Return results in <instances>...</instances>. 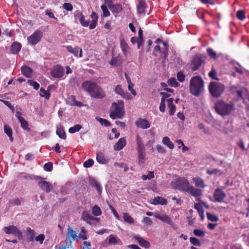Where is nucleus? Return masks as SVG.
I'll return each instance as SVG.
<instances>
[{
    "label": "nucleus",
    "instance_id": "f257e3e1",
    "mask_svg": "<svg viewBox=\"0 0 249 249\" xmlns=\"http://www.w3.org/2000/svg\"><path fill=\"white\" fill-rule=\"evenodd\" d=\"M82 88L93 98L102 99L106 96V92L100 86L94 82L86 81L82 84Z\"/></svg>",
    "mask_w": 249,
    "mask_h": 249
},
{
    "label": "nucleus",
    "instance_id": "f03ea898",
    "mask_svg": "<svg viewBox=\"0 0 249 249\" xmlns=\"http://www.w3.org/2000/svg\"><path fill=\"white\" fill-rule=\"evenodd\" d=\"M190 93L195 96L200 95L204 89V81L199 76H195L191 78L189 83Z\"/></svg>",
    "mask_w": 249,
    "mask_h": 249
},
{
    "label": "nucleus",
    "instance_id": "7ed1b4c3",
    "mask_svg": "<svg viewBox=\"0 0 249 249\" xmlns=\"http://www.w3.org/2000/svg\"><path fill=\"white\" fill-rule=\"evenodd\" d=\"M214 108L218 114L225 116L234 110L235 106L233 103H227L223 100H219L215 103Z\"/></svg>",
    "mask_w": 249,
    "mask_h": 249
},
{
    "label": "nucleus",
    "instance_id": "20e7f679",
    "mask_svg": "<svg viewBox=\"0 0 249 249\" xmlns=\"http://www.w3.org/2000/svg\"><path fill=\"white\" fill-rule=\"evenodd\" d=\"M124 114V102L122 100H118L117 103H112L111 110L109 113V117L111 119H122Z\"/></svg>",
    "mask_w": 249,
    "mask_h": 249
},
{
    "label": "nucleus",
    "instance_id": "39448f33",
    "mask_svg": "<svg viewBox=\"0 0 249 249\" xmlns=\"http://www.w3.org/2000/svg\"><path fill=\"white\" fill-rule=\"evenodd\" d=\"M225 90L223 84L216 82H211L209 86V90L211 94L215 98L219 97Z\"/></svg>",
    "mask_w": 249,
    "mask_h": 249
},
{
    "label": "nucleus",
    "instance_id": "423d86ee",
    "mask_svg": "<svg viewBox=\"0 0 249 249\" xmlns=\"http://www.w3.org/2000/svg\"><path fill=\"white\" fill-rule=\"evenodd\" d=\"M171 185L174 189H177L180 191L187 192L189 188V182L187 179L184 178H178L173 180Z\"/></svg>",
    "mask_w": 249,
    "mask_h": 249
},
{
    "label": "nucleus",
    "instance_id": "0eeeda50",
    "mask_svg": "<svg viewBox=\"0 0 249 249\" xmlns=\"http://www.w3.org/2000/svg\"><path fill=\"white\" fill-rule=\"evenodd\" d=\"M4 232L7 234H13L17 237L18 239L21 240L22 238V233L17 226L10 225L5 227L3 229Z\"/></svg>",
    "mask_w": 249,
    "mask_h": 249
},
{
    "label": "nucleus",
    "instance_id": "6e6552de",
    "mask_svg": "<svg viewBox=\"0 0 249 249\" xmlns=\"http://www.w3.org/2000/svg\"><path fill=\"white\" fill-rule=\"evenodd\" d=\"M81 219L85 221L87 223L91 225H95L100 220L99 218L93 216L89 211H84L81 215Z\"/></svg>",
    "mask_w": 249,
    "mask_h": 249
},
{
    "label": "nucleus",
    "instance_id": "1a4fd4ad",
    "mask_svg": "<svg viewBox=\"0 0 249 249\" xmlns=\"http://www.w3.org/2000/svg\"><path fill=\"white\" fill-rule=\"evenodd\" d=\"M43 32L40 29H37L28 37L27 40L30 44L36 45L41 40Z\"/></svg>",
    "mask_w": 249,
    "mask_h": 249
},
{
    "label": "nucleus",
    "instance_id": "9d476101",
    "mask_svg": "<svg viewBox=\"0 0 249 249\" xmlns=\"http://www.w3.org/2000/svg\"><path fill=\"white\" fill-rule=\"evenodd\" d=\"M226 196V194L222 190L217 188L214 190L213 194V201L221 203L224 201Z\"/></svg>",
    "mask_w": 249,
    "mask_h": 249
},
{
    "label": "nucleus",
    "instance_id": "9b49d317",
    "mask_svg": "<svg viewBox=\"0 0 249 249\" xmlns=\"http://www.w3.org/2000/svg\"><path fill=\"white\" fill-rule=\"evenodd\" d=\"M203 62L204 61L200 57L196 56L191 61L190 68L193 71H196L201 67Z\"/></svg>",
    "mask_w": 249,
    "mask_h": 249
},
{
    "label": "nucleus",
    "instance_id": "f8f14e48",
    "mask_svg": "<svg viewBox=\"0 0 249 249\" xmlns=\"http://www.w3.org/2000/svg\"><path fill=\"white\" fill-rule=\"evenodd\" d=\"M64 69L60 65H57L53 68L52 71V76L55 78H60L64 75Z\"/></svg>",
    "mask_w": 249,
    "mask_h": 249
},
{
    "label": "nucleus",
    "instance_id": "ddd939ff",
    "mask_svg": "<svg viewBox=\"0 0 249 249\" xmlns=\"http://www.w3.org/2000/svg\"><path fill=\"white\" fill-rule=\"evenodd\" d=\"M138 13L145 15L147 13L148 6L145 0H140L137 6Z\"/></svg>",
    "mask_w": 249,
    "mask_h": 249
},
{
    "label": "nucleus",
    "instance_id": "4468645a",
    "mask_svg": "<svg viewBox=\"0 0 249 249\" xmlns=\"http://www.w3.org/2000/svg\"><path fill=\"white\" fill-rule=\"evenodd\" d=\"M38 185L41 190L47 193H50L53 189L52 184L47 181H39Z\"/></svg>",
    "mask_w": 249,
    "mask_h": 249
},
{
    "label": "nucleus",
    "instance_id": "2eb2a0df",
    "mask_svg": "<svg viewBox=\"0 0 249 249\" xmlns=\"http://www.w3.org/2000/svg\"><path fill=\"white\" fill-rule=\"evenodd\" d=\"M108 8L110 10L112 13L114 14H118L123 11V6L121 4L116 3L109 4L107 5Z\"/></svg>",
    "mask_w": 249,
    "mask_h": 249
},
{
    "label": "nucleus",
    "instance_id": "dca6fc26",
    "mask_svg": "<svg viewBox=\"0 0 249 249\" xmlns=\"http://www.w3.org/2000/svg\"><path fill=\"white\" fill-rule=\"evenodd\" d=\"M66 49L67 51L72 53L75 56L82 57V50L78 47L73 48L71 46L69 45L66 47Z\"/></svg>",
    "mask_w": 249,
    "mask_h": 249
},
{
    "label": "nucleus",
    "instance_id": "f3484780",
    "mask_svg": "<svg viewBox=\"0 0 249 249\" xmlns=\"http://www.w3.org/2000/svg\"><path fill=\"white\" fill-rule=\"evenodd\" d=\"M136 125L143 129L148 128L150 127V124L145 119L139 118L135 123Z\"/></svg>",
    "mask_w": 249,
    "mask_h": 249
},
{
    "label": "nucleus",
    "instance_id": "a211bd4d",
    "mask_svg": "<svg viewBox=\"0 0 249 249\" xmlns=\"http://www.w3.org/2000/svg\"><path fill=\"white\" fill-rule=\"evenodd\" d=\"M154 216L156 218H157V219H159V220H161L170 225H172L173 224V222L172 219L168 215L160 214V213H155L154 214Z\"/></svg>",
    "mask_w": 249,
    "mask_h": 249
},
{
    "label": "nucleus",
    "instance_id": "6ab92c4d",
    "mask_svg": "<svg viewBox=\"0 0 249 249\" xmlns=\"http://www.w3.org/2000/svg\"><path fill=\"white\" fill-rule=\"evenodd\" d=\"M96 160L101 164H106L108 163L109 160L106 157L105 155L101 151L96 153Z\"/></svg>",
    "mask_w": 249,
    "mask_h": 249
},
{
    "label": "nucleus",
    "instance_id": "aec40b11",
    "mask_svg": "<svg viewBox=\"0 0 249 249\" xmlns=\"http://www.w3.org/2000/svg\"><path fill=\"white\" fill-rule=\"evenodd\" d=\"M134 238L137 241L140 246L145 249H149L150 247V243L144 239L142 237L135 235Z\"/></svg>",
    "mask_w": 249,
    "mask_h": 249
},
{
    "label": "nucleus",
    "instance_id": "412c9836",
    "mask_svg": "<svg viewBox=\"0 0 249 249\" xmlns=\"http://www.w3.org/2000/svg\"><path fill=\"white\" fill-rule=\"evenodd\" d=\"M187 192L189 193L192 196L198 197L201 196L202 191L201 189L195 188L193 186H190Z\"/></svg>",
    "mask_w": 249,
    "mask_h": 249
},
{
    "label": "nucleus",
    "instance_id": "4be33fe9",
    "mask_svg": "<svg viewBox=\"0 0 249 249\" xmlns=\"http://www.w3.org/2000/svg\"><path fill=\"white\" fill-rule=\"evenodd\" d=\"M167 106L169 108V114L170 115H173L176 111V106L173 104V99L169 98L166 100Z\"/></svg>",
    "mask_w": 249,
    "mask_h": 249
},
{
    "label": "nucleus",
    "instance_id": "5701e85b",
    "mask_svg": "<svg viewBox=\"0 0 249 249\" xmlns=\"http://www.w3.org/2000/svg\"><path fill=\"white\" fill-rule=\"evenodd\" d=\"M21 45L20 43L15 42L13 43L10 47V51L12 53L17 54L20 51Z\"/></svg>",
    "mask_w": 249,
    "mask_h": 249
},
{
    "label": "nucleus",
    "instance_id": "b1692460",
    "mask_svg": "<svg viewBox=\"0 0 249 249\" xmlns=\"http://www.w3.org/2000/svg\"><path fill=\"white\" fill-rule=\"evenodd\" d=\"M22 73L27 78H31L32 76V69L27 66H23L21 68Z\"/></svg>",
    "mask_w": 249,
    "mask_h": 249
},
{
    "label": "nucleus",
    "instance_id": "393cba45",
    "mask_svg": "<svg viewBox=\"0 0 249 249\" xmlns=\"http://www.w3.org/2000/svg\"><path fill=\"white\" fill-rule=\"evenodd\" d=\"M126 145V140L124 138H120L118 142L114 145V148L115 150H122Z\"/></svg>",
    "mask_w": 249,
    "mask_h": 249
},
{
    "label": "nucleus",
    "instance_id": "a878e982",
    "mask_svg": "<svg viewBox=\"0 0 249 249\" xmlns=\"http://www.w3.org/2000/svg\"><path fill=\"white\" fill-rule=\"evenodd\" d=\"M90 17L92 20L91 23L89 25V28L92 30L94 29L96 26L98 16L94 11H92Z\"/></svg>",
    "mask_w": 249,
    "mask_h": 249
},
{
    "label": "nucleus",
    "instance_id": "bb28decb",
    "mask_svg": "<svg viewBox=\"0 0 249 249\" xmlns=\"http://www.w3.org/2000/svg\"><path fill=\"white\" fill-rule=\"evenodd\" d=\"M153 202L151 204L155 205L160 204L162 205H166L167 204V201L166 199L161 196H157L152 199Z\"/></svg>",
    "mask_w": 249,
    "mask_h": 249
},
{
    "label": "nucleus",
    "instance_id": "cd10ccee",
    "mask_svg": "<svg viewBox=\"0 0 249 249\" xmlns=\"http://www.w3.org/2000/svg\"><path fill=\"white\" fill-rule=\"evenodd\" d=\"M108 244L109 245H122L123 243L121 240L116 236L112 234L109 236Z\"/></svg>",
    "mask_w": 249,
    "mask_h": 249
},
{
    "label": "nucleus",
    "instance_id": "c85d7f7f",
    "mask_svg": "<svg viewBox=\"0 0 249 249\" xmlns=\"http://www.w3.org/2000/svg\"><path fill=\"white\" fill-rule=\"evenodd\" d=\"M3 128L4 132L9 138L10 141L11 142H13L14 138L13 137V130L12 128L8 124H4Z\"/></svg>",
    "mask_w": 249,
    "mask_h": 249
},
{
    "label": "nucleus",
    "instance_id": "c756f323",
    "mask_svg": "<svg viewBox=\"0 0 249 249\" xmlns=\"http://www.w3.org/2000/svg\"><path fill=\"white\" fill-rule=\"evenodd\" d=\"M195 184V186L197 187L204 188L206 187L204 181L199 177L194 178L192 179Z\"/></svg>",
    "mask_w": 249,
    "mask_h": 249
},
{
    "label": "nucleus",
    "instance_id": "7c9ffc66",
    "mask_svg": "<svg viewBox=\"0 0 249 249\" xmlns=\"http://www.w3.org/2000/svg\"><path fill=\"white\" fill-rule=\"evenodd\" d=\"M122 63V58L119 54L115 57L112 56V59L109 62V64L112 66L121 65Z\"/></svg>",
    "mask_w": 249,
    "mask_h": 249
},
{
    "label": "nucleus",
    "instance_id": "2f4dec72",
    "mask_svg": "<svg viewBox=\"0 0 249 249\" xmlns=\"http://www.w3.org/2000/svg\"><path fill=\"white\" fill-rule=\"evenodd\" d=\"M90 185L94 187L99 194L102 192V187L100 184L94 178H89Z\"/></svg>",
    "mask_w": 249,
    "mask_h": 249
},
{
    "label": "nucleus",
    "instance_id": "473e14b6",
    "mask_svg": "<svg viewBox=\"0 0 249 249\" xmlns=\"http://www.w3.org/2000/svg\"><path fill=\"white\" fill-rule=\"evenodd\" d=\"M70 104L71 106H77L81 107L83 106V104L76 100L75 97L74 95H71L69 98Z\"/></svg>",
    "mask_w": 249,
    "mask_h": 249
},
{
    "label": "nucleus",
    "instance_id": "72a5a7b5",
    "mask_svg": "<svg viewBox=\"0 0 249 249\" xmlns=\"http://www.w3.org/2000/svg\"><path fill=\"white\" fill-rule=\"evenodd\" d=\"M120 47L125 56L127 55L129 47L124 39H121L120 41Z\"/></svg>",
    "mask_w": 249,
    "mask_h": 249
},
{
    "label": "nucleus",
    "instance_id": "f704fd0d",
    "mask_svg": "<svg viewBox=\"0 0 249 249\" xmlns=\"http://www.w3.org/2000/svg\"><path fill=\"white\" fill-rule=\"evenodd\" d=\"M162 142L168 148L173 149L174 148V143L171 141L169 137L165 136L162 138Z\"/></svg>",
    "mask_w": 249,
    "mask_h": 249
},
{
    "label": "nucleus",
    "instance_id": "c9c22d12",
    "mask_svg": "<svg viewBox=\"0 0 249 249\" xmlns=\"http://www.w3.org/2000/svg\"><path fill=\"white\" fill-rule=\"evenodd\" d=\"M39 92V95L41 97H44L46 100H49L50 99V93L47 90H45L44 88H41Z\"/></svg>",
    "mask_w": 249,
    "mask_h": 249
},
{
    "label": "nucleus",
    "instance_id": "e433bc0d",
    "mask_svg": "<svg viewBox=\"0 0 249 249\" xmlns=\"http://www.w3.org/2000/svg\"><path fill=\"white\" fill-rule=\"evenodd\" d=\"M138 152V162L140 165H142L144 162L145 159V151Z\"/></svg>",
    "mask_w": 249,
    "mask_h": 249
},
{
    "label": "nucleus",
    "instance_id": "4c0bfd02",
    "mask_svg": "<svg viewBox=\"0 0 249 249\" xmlns=\"http://www.w3.org/2000/svg\"><path fill=\"white\" fill-rule=\"evenodd\" d=\"M68 230V237L71 238L73 240H74L77 238V233L76 232V231H75L73 230L71 228L70 226H69Z\"/></svg>",
    "mask_w": 249,
    "mask_h": 249
},
{
    "label": "nucleus",
    "instance_id": "58836bf2",
    "mask_svg": "<svg viewBox=\"0 0 249 249\" xmlns=\"http://www.w3.org/2000/svg\"><path fill=\"white\" fill-rule=\"evenodd\" d=\"M79 20L81 25L83 27H88L90 24H89V21L85 20V17L82 14V13H81V14H80V17L79 19Z\"/></svg>",
    "mask_w": 249,
    "mask_h": 249
},
{
    "label": "nucleus",
    "instance_id": "ea45409f",
    "mask_svg": "<svg viewBox=\"0 0 249 249\" xmlns=\"http://www.w3.org/2000/svg\"><path fill=\"white\" fill-rule=\"evenodd\" d=\"M92 213L95 216H99L101 214V210L99 206L95 205L92 209Z\"/></svg>",
    "mask_w": 249,
    "mask_h": 249
},
{
    "label": "nucleus",
    "instance_id": "a19ab883",
    "mask_svg": "<svg viewBox=\"0 0 249 249\" xmlns=\"http://www.w3.org/2000/svg\"><path fill=\"white\" fill-rule=\"evenodd\" d=\"M26 230L29 236V241H34L35 240V237L36 234L35 231L34 230L31 229L30 227L27 228Z\"/></svg>",
    "mask_w": 249,
    "mask_h": 249
},
{
    "label": "nucleus",
    "instance_id": "79ce46f5",
    "mask_svg": "<svg viewBox=\"0 0 249 249\" xmlns=\"http://www.w3.org/2000/svg\"><path fill=\"white\" fill-rule=\"evenodd\" d=\"M207 219L212 222H217L219 220L218 217L213 214H212L209 212L206 213Z\"/></svg>",
    "mask_w": 249,
    "mask_h": 249
},
{
    "label": "nucleus",
    "instance_id": "37998d69",
    "mask_svg": "<svg viewBox=\"0 0 249 249\" xmlns=\"http://www.w3.org/2000/svg\"><path fill=\"white\" fill-rule=\"evenodd\" d=\"M96 120L98 121L102 125H104L106 127H108L111 125V123L107 120L103 118H101L99 117H96Z\"/></svg>",
    "mask_w": 249,
    "mask_h": 249
},
{
    "label": "nucleus",
    "instance_id": "c03bdc74",
    "mask_svg": "<svg viewBox=\"0 0 249 249\" xmlns=\"http://www.w3.org/2000/svg\"><path fill=\"white\" fill-rule=\"evenodd\" d=\"M56 133L61 139L64 140L66 139V133L62 128H57Z\"/></svg>",
    "mask_w": 249,
    "mask_h": 249
},
{
    "label": "nucleus",
    "instance_id": "a18cd8bd",
    "mask_svg": "<svg viewBox=\"0 0 249 249\" xmlns=\"http://www.w3.org/2000/svg\"><path fill=\"white\" fill-rule=\"evenodd\" d=\"M81 128L82 126L81 125L78 124H75L69 129V132L73 134L79 131Z\"/></svg>",
    "mask_w": 249,
    "mask_h": 249
},
{
    "label": "nucleus",
    "instance_id": "49530a36",
    "mask_svg": "<svg viewBox=\"0 0 249 249\" xmlns=\"http://www.w3.org/2000/svg\"><path fill=\"white\" fill-rule=\"evenodd\" d=\"M19 122L20 123L21 127L23 129L26 130L28 131L30 130V128L28 127V123L26 120L24 119V118Z\"/></svg>",
    "mask_w": 249,
    "mask_h": 249
},
{
    "label": "nucleus",
    "instance_id": "de8ad7c7",
    "mask_svg": "<svg viewBox=\"0 0 249 249\" xmlns=\"http://www.w3.org/2000/svg\"><path fill=\"white\" fill-rule=\"evenodd\" d=\"M190 243L193 245V246H196L200 247L201 245V242L200 240L195 237H191L189 238Z\"/></svg>",
    "mask_w": 249,
    "mask_h": 249
},
{
    "label": "nucleus",
    "instance_id": "09e8293b",
    "mask_svg": "<svg viewBox=\"0 0 249 249\" xmlns=\"http://www.w3.org/2000/svg\"><path fill=\"white\" fill-rule=\"evenodd\" d=\"M123 218L125 222L132 224L134 222L133 218L128 213H124Z\"/></svg>",
    "mask_w": 249,
    "mask_h": 249
},
{
    "label": "nucleus",
    "instance_id": "8fccbe9b",
    "mask_svg": "<svg viewBox=\"0 0 249 249\" xmlns=\"http://www.w3.org/2000/svg\"><path fill=\"white\" fill-rule=\"evenodd\" d=\"M101 8L103 11V16L104 17H108L110 16V13L107 6L106 5L102 4L101 6Z\"/></svg>",
    "mask_w": 249,
    "mask_h": 249
},
{
    "label": "nucleus",
    "instance_id": "3c124183",
    "mask_svg": "<svg viewBox=\"0 0 249 249\" xmlns=\"http://www.w3.org/2000/svg\"><path fill=\"white\" fill-rule=\"evenodd\" d=\"M21 204L20 199L15 198L10 201L9 205L11 206H20Z\"/></svg>",
    "mask_w": 249,
    "mask_h": 249
},
{
    "label": "nucleus",
    "instance_id": "603ef678",
    "mask_svg": "<svg viewBox=\"0 0 249 249\" xmlns=\"http://www.w3.org/2000/svg\"><path fill=\"white\" fill-rule=\"evenodd\" d=\"M236 17L238 19L243 20L246 18L245 13L244 11L240 10H239L236 14Z\"/></svg>",
    "mask_w": 249,
    "mask_h": 249
},
{
    "label": "nucleus",
    "instance_id": "864d4df0",
    "mask_svg": "<svg viewBox=\"0 0 249 249\" xmlns=\"http://www.w3.org/2000/svg\"><path fill=\"white\" fill-rule=\"evenodd\" d=\"M28 83L30 86H33L34 89L36 90H37L40 87V85L37 82L34 81L32 80H29Z\"/></svg>",
    "mask_w": 249,
    "mask_h": 249
},
{
    "label": "nucleus",
    "instance_id": "5fc2aeb1",
    "mask_svg": "<svg viewBox=\"0 0 249 249\" xmlns=\"http://www.w3.org/2000/svg\"><path fill=\"white\" fill-rule=\"evenodd\" d=\"M94 164V161L92 159H89L86 160L84 163L83 166L85 168H89L91 167Z\"/></svg>",
    "mask_w": 249,
    "mask_h": 249
},
{
    "label": "nucleus",
    "instance_id": "6e6d98bb",
    "mask_svg": "<svg viewBox=\"0 0 249 249\" xmlns=\"http://www.w3.org/2000/svg\"><path fill=\"white\" fill-rule=\"evenodd\" d=\"M62 7L64 9L66 10L67 11H71L73 9V6L70 3H64L62 5Z\"/></svg>",
    "mask_w": 249,
    "mask_h": 249
},
{
    "label": "nucleus",
    "instance_id": "4d7b16f0",
    "mask_svg": "<svg viewBox=\"0 0 249 249\" xmlns=\"http://www.w3.org/2000/svg\"><path fill=\"white\" fill-rule=\"evenodd\" d=\"M193 233L196 236L198 237H203L205 235L204 231L198 229L194 230Z\"/></svg>",
    "mask_w": 249,
    "mask_h": 249
},
{
    "label": "nucleus",
    "instance_id": "13d9d810",
    "mask_svg": "<svg viewBox=\"0 0 249 249\" xmlns=\"http://www.w3.org/2000/svg\"><path fill=\"white\" fill-rule=\"evenodd\" d=\"M86 231L84 227H83L81 229V232L79 233V235L77 236V237L80 239H82L83 240L87 239V236L86 235Z\"/></svg>",
    "mask_w": 249,
    "mask_h": 249
},
{
    "label": "nucleus",
    "instance_id": "bf43d9fd",
    "mask_svg": "<svg viewBox=\"0 0 249 249\" xmlns=\"http://www.w3.org/2000/svg\"><path fill=\"white\" fill-rule=\"evenodd\" d=\"M207 173L209 175H216L217 174H221V172L220 170L216 169H208L207 170Z\"/></svg>",
    "mask_w": 249,
    "mask_h": 249
},
{
    "label": "nucleus",
    "instance_id": "052dcab7",
    "mask_svg": "<svg viewBox=\"0 0 249 249\" xmlns=\"http://www.w3.org/2000/svg\"><path fill=\"white\" fill-rule=\"evenodd\" d=\"M114 165L115 166H118L120 168H124V172H126L128 171V166L126 164H124V163L121 162V163H119V162H115L114 163Z\"/></svg>",
    "mask_w": 249,
    "mask_h": 249
},
{
    "label": "nucleus",
    "instance_id": "680f3d73",
    "mask_svg": "<svg viewBox=\"0 0 249 249\" xmlns=\"http://www.w3.org/2000/svg\"><path fill=\"white\" fill-rule=\"evenodd\" d=\"M207 53L208 55L212 58L216 59L217 54L212 49L208 48L207 49Z\"/></svg>",
    "mask_w": 249,
    "mask_h": 249
},
{
    "label": "nucleus",
    "instance_id": "e2e57ef3",
    "mask_svg": "<svg viewBox=\"0 0 249 249\" xmlns=\"http://www.w3.org/2000/svg\"><path fill=\"white\" fill-rule=\"evenodd\" d=\"M44 169L47 172H50L53 169V163L51 162H48L44 165Z\"/></svg>",
    "mask_w": 249,
    "mask_h": 249
},
{
    "label": "nucleus",
    "instance_id": "0e129e2a",
    "mask_svg": "<svg viewBox=\"0 0 249 249\" xmlns=\"http://www.w3.org/2000/svg\"><path fill=\"white\" fill-rule=\"evenodd\" d=\"M168 83L172 87H177L178 86V83L177 82L175 78H171L168 81Z\"/></svg>",
    "mask_w": 249,
    "mask_h": 249
},
{
    "label": "nucleus",
    "instance_id": "69168bd1",
    "mask_svg": "<svg viewBox=\"0 0 249 249\" xmlns=\"http://www.w3.org/2000/svg\"><path fill=\"white\" fill-rule=\"evenodd\" d=\"M134 86V85L132 82L128 83V90L131 92V93L133 96H136L137 94V92L135 91V90L133 89Z\"/></svg>",
    "mask_w": 249,
    "mask_h": 249
},
{
    "label": "nucleus",
    "instance_id": "338daca9",
    "mask_svg": "<svg viewBox=\"0 0 249 249\" xmlns=\"http://www.w3.org/2000/svg\"><path fill=\"white\" fill-rule=\"evenodd\" d=\"M177 79L180 82H182L185 80V75L183 72L179 71L177 73Z\"/></svg>",
    "mask_w": 249,
    "mask_h": 249
},
{
    "label": "nucleus",
    "instance_id": "774afa93",
    "mask_svg": "<svg viewBox=\"0 0 249 249\" xmlns=\"http://www.w3.org/2000/svg\"><path fill=\"white\" fill-rule=\"evenodd\" d=\"M115 91L116 93L120 95H121L122 94H123L124 91L122 89V86L121 85H117L115 89Z\"/></svg>",
    "mask_w": 249,
    "mask_h": 249
}]
</instances>
